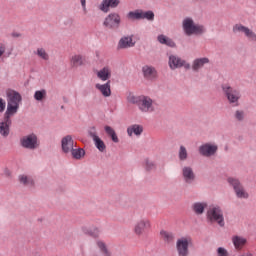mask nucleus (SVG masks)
<instances>
[{
    "label": "nucleus",
    "instance_id": "46",
    "mask_svg": "<svg viewBox=\"0 0 256 256\" xmlns=\"http://www.w3.org/2000/svg\"><path fill=\"white\" fill-rule=\"evenodd\" d=\"M84 13H87V0H80Z\"/></svg>",
    "mask_w": 256,
    "mask_h": 256
},
{
    "label": "nucleus",
    "instance_id": "24",
    "mask_svg": "<svg viewBox=\"0 0 256 256\" xmlns=\"http://www.w3.org/2000/svg\"><path fill=\"white\" fill-rule=\"evenodd\" d=\"M207 63H209V58H197L193 61L192 69L193 71H199V69L203 68Z\"/></svg>",
    "mask_w": 256,
    "mask_h": 256
},
{
    "label": "nucleus",
    "instance_id": "30",
    "mask_svg": "<svg viewBox=\"0 0 256 256\" xmlns=\"http://www.w3.org/2000/svg\"><path fill=\"white\" fill-rule=\"evenodd\" d=\"M141 11L142 10L130 11L127 14L128 19H131L132 21H141V18L143 17Z\"/></svg>",
    "mask_w": 256,
    "mask_h": 256
},
{
    "label": "nucleus",
    "instance_id": "26",
    "mask_svg": "<svg viewBox=\"0 0 256 256\" xmlns=\"http://www.w3.org/2000/svg\"><path fill=\"white\" fill-rule=\"evenodd\" d=\"M127 133L129 137H131L134 133V135H141L143 133V126L134 124L127 128Z\"/></svg>",
    "mask_w": 256,
    "mask_h": 256
},
{
    "label": "nucleus",
    "instance_id": "12",
    "mask_svg": "<svg viewBox=\"0 0 256 256\" xmlns=\"http://www.w3.org/2000/svg\"><path fill=\"white\" fill-rule=\"evenodd\" d=\"M233 33H243L248 40L256 43V33L253 30L249 29V27L244 26L243 24H236L233 26Z\"/></svg>",
    "mask_w": 256,
    "mask_h": 256
},
{
    "label": "nucleus",
    "instance_id": "31",
    "mask_svg": "<svg viewBox=\"0 0 256 256\" xmlns=\"http://www.w3.org/2000/svg\"><path fill=\"white\" fill-rule=\"evenodd\" d=\"M70 153L74 159H81V157L85 156V150L82 148H72Z\"/></svg>",
    "mask_w": 256,
    "mask_h": 256
},
{
    "label": "nucleus",
    "instance_id": "27",
    "mask_svg": "<svg viewBox=\"0 0 256 256\" xmlns=\"http://www.w3.org/2000/svg\"><path fill=\"white\" fill-rule=\"evenodd\" d=\"M232 243L235 249H243V247L245 246V243H247V240L243 237L234 236L232 238Z\"/></svg>",
    "mask_w": 256,
    "mask_h": 256
},
{
    "label": "nucleus",
    "instance_id": "4",
    "mask_svg": "<svg viewBox=\"0 0 256 256\" xmlns=\"http://www.w3.org/2000/svg\"><path fill=\"white\" fill-rule=\"evenodd\" d=\"M182 27L184 29V33L188 36L201 35V33L205 32V28L201 25H196L191 18H185L183 20Z\"/></svg>",
    "mask_w": 256,
    "mask_h": 256
},
{
    "label": "nucleus",
    "instance_id": "15",
    "mask_svg": "<svg viewBox=\"0 0 256 256\" xmlns=\"http://www.w3.org/2000/svg\"><path fill=\"white\" fill-rule=\"evenodd\" d=\"M120 3V0H103L101 4L98 6V9L102 11V13H109L111 9H117Z\"/></svg>",
    "mask_w": 256,
    "mask_h": 256
},
{
    "label": "nucleus",
    "instance_id": "37",
    "mask_svg": "<svg viewBox=\"0 0 256 256\" xmlns=\"http://www.w3.org/2000/svg\"><path fill=\"white\" fill-rule=\"evenodd\" d=\"M187 157H188L187 148H185V146H180V150H179L180 161H186Z\"/></svg>",
    "mask_w": 256,
    "mask_h": 256
},
{
    "label": "nucleus",
    "instance_id": "13",
    "mask_svg": "<svg viewBox=\"0 0 256 256\" xmlns=\"http://www.w3.org/2000/svg\"><path fill=\"white\" fill-rule=\"evenodd\" d=\"M88 135L94 141L95 147L98 149V151L103 153L105 149H107L105 142H103V140L99 138V135L97 134V129L95 128V126L89 128Z\"/></svg>",
    "mask_w": 256,
    "mask_h": 256
},
{
    "label": "nucleus",
    "instance_id": "40",
    "mask_svg": "<svg viewBox=\"0 0 256 256\" xmlns=\"http://www.w3.org/2000/svg\"><path fill=\"white\" fill-rule=\"evenodd\" d=\"M235 118L237 119V121H243V119H245V112L241 110L236 111Z\"/></svg>",
    "mask_w": 256,
    "mask_h": 256
},
{
    "label": "nucleus",
    "instance_id": "16",
    "mask_svg": "<svg viewBox=\"0 0 256 256\" xmlns=\"http://www.w3.org/2000/svg\"><path fill=\"white\" fill-rule=\"evenodd\" d=\"M217 145L206 143L199 147V153L200 155H203V157H213L215 153H217Z\"/></svg>",
    "mask_w": 256,
    "mask_h": 256
},
{
    "label": "nucleus",
    "instance_id": "21",
    "mask_svg": "<svg viewBox=\"0 0 256 256\" xmlns=\"http://www.w3.org/2000/svg\"><path fill=\"white\" fill-rule=\"evenodd\" d=\"M95 88L100 91L103 97H111V80L105 84H96Z\"/></svg>",
    "mask_w": 256,
    "mask_h": 256
},
{
    "label": "nucleus",
    "instance_id": "25",
    "mask_svg": "<svg viewBox=\"0 0 256 256\" xmlns=\"http://www.w3.org/2000/svg\"><path fill=\"white\" fill-rule=\"evenodd\" d=\"M84 61H85V58L81 54H75L74 56H72L70 60L72 67H81Z\"/></svg>",
    "mask_w": 256,
    "mask_h": 256
},
{
    "label": "nucleus",
    "instance_id": "22",
    "mask_svg": "<svg viewBox=\"0 0 256 256\" xmlns=\"http://www.w3.org/2000/svg\"><path fill=\"white\" fill-rule=\"evenodd\" d=\"M97 77L100 81H109L111 79V68L104 67L97 72Z\"/></svg>",
    "mask_w": 256,
    "mask_h": 256
},
{
    "label": "nucleus",
    "instance_id": "17",
    "mask_svg": "<svg viewBox=\"0 0 256 256\" xmlns=\"http://www.w3.org/2000/svg\"><path fill=\"white\" fill-rule=\"evenodd\" d=\"M182 177L185 183H187L188 185H191V183H193V181H195V178H196L193 168L189 166H185L182 169Z\"/></svg>",
    "mask_w": 256,
    "mask_h": 256
},
{
    "label": "nucleus",
    "instance_id": "41",
    "mask_svg": "<svg viewBox=\"0 0 256 256\" xmlns=\"http://www.w3.org/2000/svg\"><path fill=\"white\" fill-rule=\"evenodd\" d=\"M217 255L218 256H229V253L227 252V250L223 247H219L217 249Z\"/></svg>",
    "mask_w": 256,
    "mask_h": 256
},
{
    "label": "nucleus",
    "instance_id": "39",
    "mask_svg": "<svg viewBox=\"0 0 256 256\" xmlns=\"http://www.w3.org/2000/svg\"><path fill=\"white\" fill-rule=\"evenodd\" d=\"M145 169L146 171H153L155 169V163L152 161H149V159L145 160Z\"/></svg>",
    "mask_w": 256,
    "mask_h": 256
},
{
    "label": "nucleus",
    "instance_id": "3",
    "mask_svg": "<svg viewBox=\"0 0 256 256\" xmlns=\"http://www.w3.org/2000/svg\"><path fill=\"white\" fill-rule=\"evenodd\" d=\"M221 88L229 103L237 107L239 105V99H241V92L229 84H222Z\"/></svg>",
    "mask_w": 256,
    "mask_h": 256
},
{
    "label": "nucleus",
    "instance_id": "32",
    "mask_svg": "<svg viewBox=\"0 0 256 256\" xmlns=\"http://www.w3.org/2000/svg\"><path fill=\"white\" fill-rule=\"evenodd\" d=\"M46 98H47V90H45V89L37 90L34 93V99L36 101H43V99H46Z\"/></svg>",
    "mask_w": 256,
    "mask_h": 256
},
{
    "label": "nucleus",
    "instance_id": "33",
    "mask_svg": "<svg viewBox=\"0 0 256 256\" xmlns=\"http://www.w3.org/2000/svg\"><path fill=\"white\" fill-rule=\"evenodd\" d=\"M141 15V19H147V21H155V13H153L151 10L146 12L141 10Z\"/></svg>",
    "mask_w": 256,
    "mask_h": 256
},
{
    "label": "nucleus",
    "instance_id": "45",
    "mask_svg": "<svg viewBox=\"0 0 256 256\" xmlns=\"http://www.w3.org/2000/svg\"><path fill=\"white\" fill-rule=\"evenodd\" d=\"M6 103L3 101V98H0V113L5 111Z\"/></svg>",
    "mask_w": 256,
    "mask_h": 256
},
{
    "label": "nucleus",
    "instance_id": "23",
    "mask_svg": "<svg viewBox=\"0 0 256 256\" xmlns=\"http://www.w3.org/2000/svg\"><path fill=\"white\" fill-rule=\"evenodd\" d=\"M205 209H207V202H195L192 204V211L195 215H203Z\"/></svg>",
    "mask_w": 256,
    "mask_h": 256
},
{
    "label": "nucleus",
    "instance_id": "7",
    "mask_svg": "<svg viewBox=\"0 0 256 256\" xmlns=\"http://www.w3.org/2000/svg\"><path fill=\"white\" fill-rule=\"evenodd\" d=\"M121 25V16L118 13H110L103 21V26L106 29H119Z\"/></svg>",
    "mask_w": 256,
    "mask_h": 256
},
{
    "label": "nucleus",
    "instance_id": "18",
    "mask_svg": "<svg viewBox=\"0 0 256 256\" xmlns=\"http://www.w3.org/2000/svg\"><path fill=\"white\" fill-rule=\"evenodd\" d=\"M62 151L64 153H71L73 151V147H75V141H73V137L71 135H67L66 137L62 138Z\"/></svg>",
    "mask_w": 256,
    "mask_h": 256
},
{
    "label": "nucleus",
    "instance_id": "5",
    "mask_svg": "<svg viewBox=\"0 0 256 256\" xmlns=\"http://www.w3.org/2000/svg\"><path fill=\"white\" fill-rule=\"evenodd\" d=\"M228 183L233 187L234 192L236 193V197H238V199H249V193L247 192V190H245V187H243V184H241L239 179L228 178Z\"/></svg>",
    "mask_w": 256,
    "mask_h": 256
},
{
    "label": "nucleus",
    "instance_id": "43",
    "mask_svg": "<svg viewBox=\"0 0 256 256\" xmlns=\"http://www.w3.org/2000/svg\"><path fill=\"white\" fill-rule=\"evenodd\" d=\"M5 51H7V46L4 43H0V57L5 55Z\"/></svg>",
    "mask_w": 256,
    "mask_h": 256
},
{
    "label": "nucleus",
    "instance_id": "1",
    "mask_svg": "<svg viewBox=\"0 0 256 256\" xmlns=\"http://www.w3.org/2000/svg\"><path fill=\"white\" fill-rule=\"evenodd\" d=\"M7 110L5 114L13 115L17 114L19 111V103L22 101L21 94L15 90H8L7 93Z\"/></svg>",
    "mask_w": 256,
    "mask_h": 256
},
{
    "label": "nucleus",
    "instance_id": "42",
    "mask_svg": "<svg viewBox=\"0 0 256 256\" xmlns=\"http://www.w3.org/2000/svg\"><path fill=\"white\" fill-rule=\"evenodd\" d=\"M88 233L91 237H99V233H101V231L99 228H94L93 230L88 231Z\"/></svg>",
    "mask_w": 256,
    "mask_h": 256
},
{
    "label": "nucleus",
    "instance_id": "48",
    "mask_svg": "<svg viewBox=\"0 0 256 256\" xmlns=\"http://www.w3.org/2000/svg\"><path fill=\"white\" fill-rule=\"evenodd\" d=\"M11 55V52H9L8 54H7V57H9Z\"/></svg>",
    "mask_w": 256,
    "mask_h": 256
},
{
    "label": "nucleus",
    "instance_id": "6",
    "mask_svg": "<svg viewBox=\"0 0 256 256\" xmlns=\"http://www.w3.org/2000/svg\"><path fill=\"white\" fill-rule=\"evenodd\" d=\"M21 147L24 149H30L31 151H34V149L39 148V138H37V135L35 134H29L20 139Z\"/></svg>",
    "mask_w": 256,
    "mask_h": 256
},
{
    "label": "nucleus",
    "instance_id": "47",
    "mask_svg": "<svg viewBox=\"0 0 256 256\" xmlns=\"http://www.w3.org/2000/svg\"><path fill=\"white\" fill-rule=\"evenodd\" d=\"M110 137L114 143H119V137H117V133L114 132L112 135H110Z\"/></svg>",
    "mask_w": 256,
    "mask_h": 256
},
{
    "label": "nucleus",
    "instance_id": "20",
    "mask_svg": "<svg viewBox=\"0 0 256 256\" xmlns=\"http://www.w3.org/2000/svg\"><path fill=\"white\" fill-rule=\"evenodd\" d=\"M131 47H135L133 36H124L118 42V49H129Z\"/></svg>",
    "mask_w": 256,
    "mask_h": 256
},
{
    "label": "nucleus",
    "instance_id": "28",
    "mask_svg": "<svg viewBox=\"0 0 256 256\" xmlns=\"http://www.w3.org/2000/svg\"><path fill=\"white\" fill-rule=\"evenodd\" d=\"M157 39L161 43V45H167V47H175V42L171 38L163 34L159 35Z\"/></svg>",
    "mask_w": 256,
    "mask_h": 256
},
{
    "label": "nucleus",
    "instance_id": "19",
    "mask_svg": "<svg viewBox=\"0 0 256 256\" xmlns=\"http://www.w3.org/2000/svg\"><path fill=\"white\" fill-rule=\"evenodd\" d=\"M142 72L144 77L148 81H153V79H157V70L153 66H149V65L143 66Z\"/></svg>",
    "mask_w": 256,
    "mask_h": 256
},
{
    "label": "nucleus",
    "instance_id": "36",
    "mask_svg": "<svg viewBox=\"0 0 256 256\" xmlns=\"http://www.w3.org/2000/svg\"><path fill=\"white\" fill-rule=\"evenodd\" d=\"M140 99L141 96H135L133 94H129L127 96L128 103H132V105H137V107L139 106Z\"/></svg>",
    "mask_w": 256,
    "mask_h": 256
},
{
    "label": "nucleus",
    "instance_id": "29",
    "mask_svg": "<svg viewBox=\"0 0 256 256\" xmlns=\"http://www.w3.org/2000/svg\"><path fill=\"white\" fill-rule=\"evenodd\" d=\"M161 238L163 239V241H165V243H173V241H175V235H173V233L162 230L160 232Z\"/></svg>",
    "mask_w": 256,
    "mask_h": 256
},
{
    "label": "nucleus",
    "instance_id": "44",
    "mask_svg": "<svg viewBox=\"0 0 256 256\" xmlns=\"http://www.w3.org/2000/svg\"><path fill=\"white\" fill-rule=\"evenodd\" d=\"M105 132L107 133V135H109V137L115 133V130L111 127V126H105Z\"/></svg>",
    "mask_w": 256,
    "mask_h": 256
},
{
    "label": "nucleus",
    "instance_id": "9",
    "mask_svg": "<svg viewBox=\"0 0 256 256\" xmlns=\"http://www.w3.org/2000/svg\"><path fill=\"white\" fill-rule=\"evenodd\" d=\"M168 65L170 69H181V67H184V69H191V64L187 63L184 59L177 55H170Z\"/></svg>",
    "mask_w": 256,
    "mask_h": 256
},
{
    "label": "nucleus",
    "instance_id": "11",
    "mask_svg": "<svg viewBox=\"0 0 256 256\" xmlns=\"http://www.w3.org/2000/svg\"><path fill=\"white\" fill-rule=\"evenodd\" d=\"M151 229V220L149 218H141L134 225L135 235L141 236Z\"/></svg>",
    "mask_w": 256,
    "mask_h": 256
},
{
    "label": "nucleus",
    "instance_id": "10",
    "mask_svg": "<svg viewBox=\"0 0 256 256\" xmlns=\"http://www.w3.org/2000/svg\"><path fill=\"white\" fill-rule=\"evenodd\" d=\"M189 243H191V238L188 237H182L176 241L178 256H189Z\"/></svg>",
    "mask_w": 256,
    "mask_h": 256
},
{
    "label": "nucleus",
    "instance_id": "34",
    "mask_svg": "<svg viewBox=\"0 0 256 256\" xmlns=\"http://www.w3.org/2000/svg\"><path fill=\"white\" fill-rule=\"evenodd\" d=\"M97 245L104 256H111V252H109V249H107V245L105 244V242L98 241Z\"/></svg>",
    "mask_w": 256,
    "mask_h": 256
},
{
    "label": "nucleus",
    "instance_id": "38",
    "mask_svg": "<svg viewBox=\"0 0 256 256\" xmlns=\"http://www.w3.org/2000/svg\"><path fill=\"white\" fill-rule=\"evenodd\" d=\"M19 181H20V183H23V185H33V180L29 179L25 175L20 176Z\"/></svg>",
    "mask_w": 256,
    "mask_h": 256
},
{
    "label": "nucleus",
    "instance_id": "35",
    "mask_svg": "<svg viewBox=\"0 0 256 256\" xmlns=\"http://www.w3.org/2000/svg\"><path fill=\"white\" fill-rule=\"evenodd\" d=\"M36 55L40 57V59H43L44 61H49V54L47 51H45L44 48H38L36 51Z\"/></svg>",
    "mask_w": 256,
    "mask_h": 256
},
{
    "label": "nucleus",
    "instance_id": "14",
    "mask_svg": "<svg viewBox=\"0 0 256 256\" xmlns=\"http://www.w3.org/2000/svg\"><path fill=\"white\" fill-rule=\"evenodd\" d=\"M11 116L10 114H4V119L0 122V135L2 137H9V133H11Z\"/></svg>",
    "mask_w": 256,
    "mask_h": 256
},
{
    "label": "nucleus",
    "instance_id": "2",
    "mask_svg": "<svg viewBox=\"0 0 256 256\" xmlns=\"http://www.w3.org/2000/svg\"><path fill=\"white\" fill-rule=\"evenodd\" d=\"M206 217L210 223H218L220 227H225V218L223 217V210H221V207L215 205L210 206Z\"/></svg>",
    "mask_w": 256,
    "mask_h": 256
},
{
    "label": "nucleus",
    "instance_id": "8",
    "mask_svg": "<svg viewBox=\"0 0 256 256\" xmlns=\"http://www.w3.org/2000/svg\"><path fill=\"white\" fill-rule=\"evenodd\" d=\"M138 103V109L141 113H153L155 106L153 105V99L149 96L141 95Z\"/></svg>",
    "mask_w": 256,
    "mask_h": 256
}]
</instances>
